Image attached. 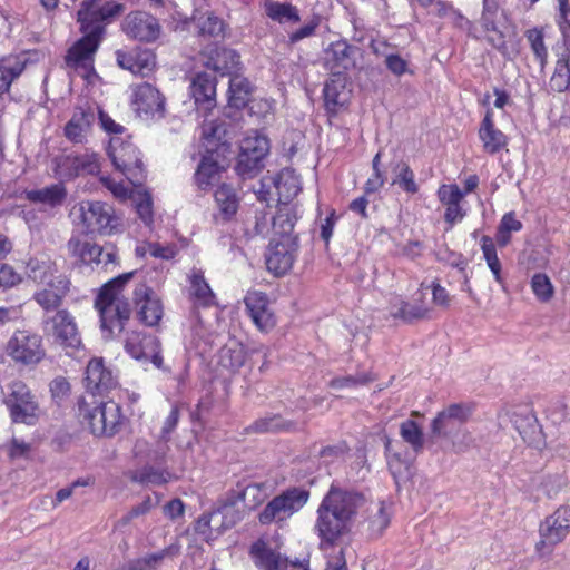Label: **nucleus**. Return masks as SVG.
Wrapping results in <instances>:
<instances>
[{"label":"nucleus","mask_w":570,"mask_h":570,"mask_svg":"<svg viewBox=\"0 0 570 570\" xmlns=\"http://www.w3.org/2000/svg\"><path fill=\"white\" fill-rule=\"evenodd\" d=\"M202 139L205 153L194 179L197 187L206 191L220 180L226 168L224 159L229 150V137L225 124L205 120L202 125Z\"/></svg>","instance_id":"f257e3e1"},{"label":"nucleus","mask_w":570,"mask_h":570,"mask_svg":"<svg viewBox=\"0 0 570 570\" xmlns=\"http://www.w3.org/2000/svg\"><path fill=\"white\" fill-rule=\"evenodd\" d=\"M134 273H125L106 283L99 291L95 307L100 316V327L106 337H111L124 330L130 316V306L124 296L125 284Z\"/></svg>","instance_id":"f03ea898"},{"label":"nucleus","mask_w":570,"mask_h":570,"mask_svg":"<svg viewBox=\"0 0 570 570\" xmlns=\"http://www.w3.org/2000/svg\"><path fill=\"white\" fill-rule=\"evenodd\" d=\"M3 403L14 423L35 425L42 415L37 396L20 380H14L8 384Z\"/></svg>","instance_id":"7ed1b4c3"},{"label":"nucleus","mask_w":570,"mask_h":570,"mask_svg":"<svg viewBox=\"0 0 570 570\" xmlns=\"http://www.w3.org/2000/svg\"><path fill=\"white\" fill-rule=\"evenodd\" d=\"M42 325L45 335L67 354L71 355L83 347L78 324L69 311L58 309L45 317Z\"/></svg>","instance_id":"20e7f679"},{"label":"nucleus","mask_w":570,"mask_h":570,"mask_svg":"<svg viewBox=\"0 0 570 570\" xmlns=\"http://www.w3.org/2000/svg\"><path fill=\"white\" fill-rule=\"evenodd\" d=\"M6 355L18 365L33 366L46 356L42 336L29 330H16L4 345Z\"/></svg>","instance_id":"39448f33"},{"label":"nucleus","mask_w":570,"mask_h":570,"mask_svg":"<svg viewBox=\"0 0 570 570\" xmlns=\"http://www.w3.org/2000/svg\"><path fill=\"white\" fill-rule=\"evenodd\" d=\"M108 156L118 171L130 181L131 185H139L144 178L142 161L139 151L130 141L124 140L120 136L111 137L108 146Z\"/></svg>","instance_id":"423d86ee"},{"label":"nucleus","mask_w":570,"mask_h":570,"mask_svg":"<svg viewBox=\"0 0 570 570\" xmlns=\"http://www.w3.org/2000/svg\"><path fill=\"white\" fill-rule=\"evenodd\" d=\"M308 491L301 488L288 489L273 498L258 515L262 524L279 523L298 512L308 501Z\"/></svg>","instance_id":"0eeeda50"},{"label":"nucleus","mask_w":570,"mask_h":570,"mask_svg":"<svg viewBox=\"0 0 570 570\" xmlns=\"http://www.w3.org/2000/svg\"><path fill=\"white\" fill-rule=\"evenodd\" d=\"M316 513L314 530L320 538V547L323 552L334 551L336 548L348 550L341 542V538L350 530L351 523L322 503L318 505Z\"/></svg>","instance_id":"6e6552de"},{"label":"nucleus","mask_w":570,"mask_h":570,"mask_svg":"<svg viewBox=\"0 0 570 570\" xmlns=\"http://www.w3.org/2000/svg\"><path fill=\"white\" fill-rule=\"evenodd\" d=\"M78 218L87 233L110 235L118 229L119 218L114 208L101 202H81L78 206Z\"/></svg>","instance_id":"1a4fd4ad"},{"label":"nucleus","mask_w":570,"mask_h":570,"mask_svg":"<svg viewBox=\"0 0 570 570\" xmlns=\"http://www.w3.org/2000/svg\"><path fill=\"white\" fill-rule=\"evenodd\" d=\"M125 350L135 360L149 361L156 368L170 372L164 365L160 342L154 335L135 331L130 332L126 337Z\"/></svg>","instance_id":"9d476101"},{"label":"nucleus","mask_w":570,"mask_h":570,"mask_svg":"<svg viewBox=\"0 0 570 570\" xmlns=\"http://www.w3.org/2000/svg\"><path fill=\"white\" fill-rule=\"evenodd\" d=\"M239 148L237 169L242 175H250L268 154L269 141L265 136L254 131L242 140Z\"/></svg>","instance_id":"9b49d317"},{"label":"nucleus","mask_w":570,"mask_h":570,"mask_svg":"<svg viewBox=\"0 0 570 570\" xmlns=\"http://www.w3.org/2000/svg\"><path fill=\"white\" fill-rule=\"evenodd\" d=\"M130 105L141 118L161 117L165 110V99L150 83L144 82L131 87Z\"/></svg>","instance_id":"f8f14e48"},{"label":"nucleus","mask_w":570,"mask_h":570,"mask_svg":"<svg viewBox=\"0 0 570 570\" xmlns=\"http://www.w3.org/2000/svg\"><path fill=\"white\" fill-rule=\"evenodd\" d=\"M364 502V497L358 492L333 484L321 503L351 523Z\"/></svg>","instance_id":"ddd939ff"},{"label":"nucleus","mask_w":570,"mask_h":570,"mask_svg":"<svg viewBox=\"0 0 570 570\" xmlns=\"http://www.w3.org/2000/svg\"><path fill=\"white\" fill-rule=\"evenodd\" d=\"M132 301L139 320L147 326L157 325L164 315V306L155 289L145 283L136 285Z\"/></svg>","instance_id":"4468645a"},{"label":"nucleus","mask_w":570,"mask_h":570,"mask_svg":"<svg viewBox=\"0 0 570 570\" xmlns=\"http://www.w3.org/2000/svg\"><path fill=\"white\" fill-rule=\"evenodd\" d=\"M252 553L255 563L262 570H308V554L289 560L279 552L259 543L253 546Z\"/></svg>","instance_id":"2eb2a0df"},{"label":"nucleus","mask_w":570,"mask_h":570,"mask_svg":"<svg viewBox=\"0 0 570 570\" xmlns=\"http://www.w3.org/2000/svg\"><path fill=\"white\" fill-rule=\"evenodd\" d=\"M124 32L132 39L151 42L160 36V24L155 17L145 11H134L122 21Z\"/></svg>","instance_id":"dca6fc26"},{"label":"nucleus","mask_w":570,"mask_h":570,"mask_svg":"<svg viewBox=\"0 0 570 570\" xmlns=\"http://www.w3.org/2000/svg\"><path fill=\"white\" fill-rule=\"evenodd\" d=\"M471 415V407L464 404H451L438 415L431 423L432 433L435 436L452 438Z\"/></svg>","instance_id":"f3484780"},{"label":"nucleus","mask_w":570,"mask_h":570,"mask_svg":"<svg viewBox=\"0 0 570 570\" xmlns=\"http://www.w3.org/2000/svg\"><path fill=\"white\" fill-rule=\"evenodd\" d=\"M569 532L570 509L567 507H560L540 524L541 540L538 543V547L556 546L560 543Z\"/></svg>","instance_id":"a211bd4d"},{"label":"nucleus","mask_w":570,"mask_h":570,"mask_svg":"<svg viewBox=\"0 0 570 570\" xmlns=\"http://www.w3.org/2000/svg\"><path fill=\"white\" fill-rule=\"evenodd\" d=\"M297 244L295 240L286 238L277 240L273 237L266 253V266L269 272L276 276L286 274L293 266Z\"/></svg>","instance_id":"6ab92c4d"},{"label":"nucleus","mask_w":570,"mask_h":570,"mask_svg":"<svg viewBox=\"0 0 570 570\" xmlns=\"http://www.w3.org/2000/svg\"><path fill=\"white\" fill-rule=\"evenodd\" d=\"M244 303L249 317L259 331L269 332L276 325L275 316L265 293L258 291L248 292Z\"/></svg>","instance_id":"aec40b11"},{"label":"nucleus","mask_w":570,"mask_h":570,"mask_svg":"<svg viewBox=\"0 0 570 570\" xmlns=\"http://www.w3.org/2000/svg\"><path fill=\"white\" fill-rule=\"evenodd\" d=\"M98 170V156L95 153H85L59 158L56 173L62 178H72L79 174L94 175Z\"/></svg>","instance_id":"412c9836"},{"label":"nucleus","mask_w":570,"mask_h":570,"mask_svg":"<svg viewBox=\"0 0 570 570\" xmlns=\"http://www.w3.org/2000/svg\"><path fill=\"white\" fill-rule=\"evenodd\" d=\"M116 57L119 67L141 77L148 76L156 65L155 55L147 49L118 50Z\"/></svg>","instance_id":"4be33fe9"},{"label":"nucleus","mask_w":570,"mask_h":570,"mask_svg":"<svg viewBox=\"0 0 570 570\" xmlns=\"http://www.w3.org/2000/svg\"><path fill=\"white\" fill-rule=\"evenodd\" d=\"M69 281L66 276L58 274L48 281V285L33 294V299L45 309H56L62 304L63 297L69 291Z\"/></svg>","instance_id":"5701e85b"},{"label":"nucleus","mask_w":570,"mask_h":570,"mask_svg":"<svg viewBox=\"0 0 570 570\" xmlns=\"http://www.w3.org/2000/svg\"><path fill=\"white\" fill-rule=\"evenodd\" d=\"M190 95L199 110H212L216 106V79L206 73H196L189 86Z\"/></svg>","instance_id":"b1692460"},{"label":"nucleus","mask_w":570,"mask_h":570,"mask_svg":"<svg viewBox=\"0 0 570 570\" xmlns=\"http://www.w3.org/2000/svg\"><path fill=\"white\" fill-rule=\"evenodd\" d=\"M85 381L87 390L92 394L110 391L117 385V379L101 358H94L88 363Z\"/></svg>","instance_id":"393cba45"},{"label":"nucleus","mask_w":570,"mask_h":570,"mask_svg":"<svg viewBox=\"0 0 570 570\" xmlns=\"http://www.w3.org/2000/svg\"><path fill=\"white\" fill-rule=\"evenodd\" d=\"M353 48L345 41H336L330 45L325 51V65L334 77H342V73L354 66L352 58Z\"/></svg>","instance_id":"a878e982"},{"label":"nucleus","mask_w":570,"mask_h":570,"mask_svg":"<svg viewBox=\"0 0 570 570\" xmlns=\"http://www.w3.org/2000/svg\"><path fill=\"white\" fill-rule=\"evenodd\" d=\"M499 6L498 0H483V12L480 23L484 31L485 39L495 48L504 45V36L498 24Z\"/></svg>","instance_id":"bb28decb"},{"label":"nucleus","mask_w":570,"mask_h":570,"mask_svg":"<svg viewBox=\"0 0 570 570\" xmlns=\"http://www.w3.org/2000/svg\"><path fill=\"white\" fill-rule=\"evenodd\" d=\"M479 138L483 149L489 154L500 151L508 144L507 136L494 126L492 110H487L484 115L479 129Z\"/></svg>","instance_id":"cd10ccee"},{"label":"nucleus","mask_w":570,"mask_h":570,"mask_svg":"<svg viewBox=\"0 0 570 570\" xmlns=\"http://www.w3.org/2000/svg\"><path fill=\"white\" fill-rule=\"evenodd\" d=\"M323 92L326 110L331 114H336L344 108L351 97V91L345 86L344 77H333L325 83Z\"/></svg>","instance_id":"c85d7f7f"},{"label":"nucleus","mask_w":570,"mask_h":570,"mask_svg":"<svg viewBox=\"0 0 570 570\" xmlns=\"http://www.w3.org/2000/svg\"><path fill=\"white\" fill-rule=\"evenodd\" d=\"M298 217L299 213L296 205L282 204L273 218L272 226L274 237L276 238V236H279L277 240H285L286 238H289L291 240L296 242V238L293 236V230Z\"/></svg>","instance_id":"c756f323"},{"label":"nucleus","mask_w":570,"mask_h":570,"mask_svg":"<svg viewBox=\"0 0 570 570\" xmlns=\"http://www.w3.org/2000/svg\"><path fill=\"white\" fill-rule=\"evenodd\" d=\"M216 206L218 208L217 219L230 222L237 214L240 198L236 190L227 184H222L214 193Z\"/></svg>","instance_id":"7c9ffc66"},{"label":"nucleus","mask_w":570,"mask_h":570,"mask_svg":"<svg viewBox=\"0 0 570 570\" xmlns=\"http://www.w3.org/2000/svg\"><path fill=\"white\" fill-rule=\"evenodd\" d=\"M276 189L278 202L288 205L301 191V180L293 169H283L276 177L269 179Z\"/></svg>","instance_id":"2f4dec72"},{"label":"nucleus","mask_w":570,"mask_h":570,"mask_svg":"<svg viewBox=\"0 0 570 570\" xmlns=\"http://www.w3.org/2000/svg\"><path fill=\"white\" fill-rule=\"evenodd\" d=\"M549 86L553 91L563 92L570 88V41L563 43V51L559 53L554 71Z\"/></svg>","instance_id":"473e14b6"},{"label":"nucleus","mask_w":570,"mask_h":570,"mask_svg":"<svg viewBox=\"0 0 570 570\" xmlns=\"http://www.w3.org/2000/svg\"><path fill=\"white\" fill-rule=\"evenodd\" d=\"M67 196V190L62 184H53L51 186L31 189L26 191L28 200L49 207L62 205Z\"/></svg>","instance_id":"72a5a7b5"},{"label":"nucleus","mask_w":570,"mask_h":570,"mask_svg":"<svg viewBox=\"0 0 570 570\" xmlns=\"http://www.w3.org/2000/svg\"><path fill=\"white\" fill-rule=\"evenodd\" d=\"M68 250L69 253L79 258L85 264H97L99 265V261H104V248L99 245L81 242L79 238L72 237L68 242Z\"/></svg>","instance_id":"f704fd0d"},{"label":"nucleus","mask_w":570,"mask_h":570,"mask_svg":"<svg viewBox=\"0 0 570 570\" xmlns=\"http://www.w3.org/2000/svg\"><path fill=\"white\" fill-rule=\"evenodd\" d=\"M179 553L177 544H170L159 551L147 553L130 562V570H156L166 558H174Z\"/></svg>","instance_id":"c9c22d12"},{"label":"nucleus","mask_w":570,"mask_h":570,"mask_svg":"<svg viewBox=\"0 0 570 570\" xmlns=\"http://www.w3.org/2000/svg\"><path fill=\"white\" fill-rule=\"evenodd\" d=\"M367 530L372 537H380L389 527L391 513L383 501L371 503L367 508Z\"/></svg>","instance_id":"e433bc0d"},{"label":"nucleus","mask_w":570,"mask_h":570,"mask_svg":"<svg viewBox=\"0 0 570 570\" xmlns=\"http://www.w3.org/2000/svg\"><path fill=\"white\" fill-rule=\"evenodd\" d=\"M79 416L82 424H86L90 432L97 436H105L106 425H104L101 405H90L82 401L79 403Z\"/></svg>","instance_id":"4c0bfd02"},{"label":"nucleus","mask_w":570,"mask_h":570,"mask_svg":"<svg viewBox=\"0 0 570 570\" xmlns=\"http://www.w3.org/2000/svg\"><path fill=\"white\" fill-rule=\"evenodd\" d=\"M426 312V308L423 306L410 304L400 296H394L390 299V314L394 318L411 322L424 317Z\"/></svg>","instance_id":"58836bf2"},{"label":"nucleus","mask_w":570,"mask_h":570,"mask_svg":"<svg viewBox=\"0 0 570 570\" xmlns=\"http://www.w3.org/2000/svg\"><path fill=\"white\" fill-rule=\"evenodd\" d=\"M214 56L205 61V66L217 72H229L239 63L238 55L230 49L216 48L213 50Z\"/></svg>","instance_id":"ea45409f"},{"label":"nucleus","mask_w":570,"mask_h":570,"mask_svg":"<svg viewBox=\"0 0 570 570\" xmlns=\"http://www.w3.org/2000/svg\"><path fill=\"white\" fill-rule=\"evenodd\" d=\"M245 360L246 352L237 342H230L219 351V365L228 371H237L244 365Z\"/></svg>","instance_id":"a19ab883"},{"label":"nucleus","mask_w":570,"mask_h":570,"mask_svg":"<svg viewBox=\"0 0 570 570\" xmlns=\"http://www.w3.org/2000/svg\"><path fill=\"white\" fill-rule=\"evenodd\" d=\"M24 63L17 57L0 58V95L7 92L23 71Z\"/></svg>","instance_id":"79ce46f5"},{"label":"nucleus","mask_w":570,"mask_h":570,"mask_svg":"<svg viewBox=\"0 0 570 570\" xmlns=\"http://www.w3.org/2000/svg\"><path fill=\"white\" fill-rule=\"evenodd\" d=\"M264 8L266 14L279 23L299 21L298 10L289 3L266 0Z\"/></svg>","instance_id":"37998d69"},{"label":"nucleus","mask_w":570,"mask_h":570,"mask_svg":"<svg viewBox=\"0 0 570 570\" xmlns=\"http://www.w3.org/2000/svg\"><path fill=\"white\" fill-rule=\"evenodd\" d=\"M250 94L249 81L242 76H234L229 80L228 101L235 108L246 105Z\"/></svg>","instance_id":"c03bdc74"},{"label":"nucleus","mask_w":570,"mask_h":570,"mask_svg":"<svg viewBox=\"0 0 570 570\" xmlns=\"http://www.w3.org/2000/svg\"><path fill=\"white\" fill-rule=\"evenodd\" d=\"M190 292L199 305L209 306L214 303V293L200 271H194L190 276Z\"/></svg>","instance_id":"a18cd8bd"},{"label":"nucleus","mask_w":570,"mask_h":570,"mask_svg":"<svg viewBox=\"0 0 570 570\" xmlns=\"http://www.w3.org/2000/svg\"><path fill=\"white\" fill-rule=\"evenodd\" d=\"M524 421L525 424L520 423L518 420L514 421L517 430L524 442L539 448L542 444V432L537 419L531 413H528Z\"/></svg>","instance_id":"49530a36"},{"label":"nucleus","mask_w":570,"mask_h":570,"mask_svg":"<svg viewBox=\"0 0 570 570\" xmlns=\"http://www.w3.org/2000/svg\"><path fill=\"white\" fill-rule=\"evenodd\" d=\"M100 405L104 425H106L105 436H112L118 432L122 423L120 406L114 401L102 402Z\"/></svg>","instance_id":"de8ad7c7"},{"label":"nucleus","mask_w":570,"mask_h":570,"mask_svg":"<svg viewBox=\"0 0 570 570\" xmlns=\"http://www.w3.org/2000/svg\"><path fill=\"white\" fill-rule=\"evenodd\" d=\"M400 435L415 453L422 451L424 445V435L422 429L413 420H406L400 425Z\"/></svg>","instance_id":"09e8293b"},{"label":"nucleus","mask_w":570,"mask_h":570,"mask_svg":"<svg viewBox=\"0 0 570 570\" xmlns=\"http://www.w3.org/2000/svg\"><path fill=\"white\" fill-rule=\"evenodd\" d=\"M385 454L387 460L389 469L397 482L399 479L403 478L409 470V462L402 459L401 454L394 449V445L390 439L385 441Z\"/></svg>","instance_id":"8fccbe9b"},{"label":"nucleus","mask_w":570,"mask_h":570,"mask_svg":"<svg viewBox=\"0 0 570 570\" xmlns=\"http://www.w3.org/2000/svg\"><path fill=\"white\" fill-rule=\"evenodd\" d=\"M481 249L483 253V257L487 262V265L494 276V279L499 284H502L503 278L501 276V263L497 255V249L493 239L489 236H483L481 238Z\"/></svg>","instance_id":"3c124183"},{"label":"nucleus","mask_w":570,"mask_h":570,"mask_svg":"<svg viewBox=\"0 0 570 570\" xmlns=\"http://www.w3.org/2000/svg\"><path fill=\"white\" fill-rule=\"evenodd\" d=\"M239 519V512L233 505H224L210 513L208 523L219 530L233 527Z\"/></svg>","instance_id":"603ef678"},{"label":"nucleus","mask_w":570,"mask_h":570,"mask_svg":"<svg viewBox=\"0 0 570 570\" xmlns=\"http://www.w3.org/2000/svg\"><path fill=\"white\" fill-rule=\"evenodd\" d=\"M193 20L203 36H219L224 30L223 21L210 12L195 14Z\"/></svg>","instance_id":"864d4df0"},{"label":"nucleus","mask_w":570,"mask_h":570,"mask_svg":"<svg viewBox=\"0 0 570 570\" xmlns=\"http://www.w3.org/2000/svg\"><path fill=\"white\" fill-rule=\"evenodd\" d=\"M132 480L145 485H161L170 480V474L167 471L145 466L134 473Z\"/></svg>","instance_id":"5fc2aeb1"},{"label":"nucleus","mask_w":570,"mask_h":570,"mask_svg":"<svg viewBox=\"0 0 570 570\" xmlns=\"http://www.w3.org/2000/svg\"><path fill=\"white\" fill-rule=\"evenodd\" d=\"M89 128V120L85 114L73 115L65 127L67 138L73 142H81Z\"/></svg>","instance_id":"6e6d98bb"},{"label":"nucleus","mask_w":570,"mask_h":570,"mask_svg":"<svg viewBox=\"0 0 570 570\" xmlns=\"http://www.w3.org/2000/svg\"><path fill=\"white\" fill-rule=\"evenodd\" d=\"M394 171L395 177L392 180L393 185H399L404 191L409 194L417 193L419 187L414 179V173L405 163H399Z\"/></svg>","instance_id":"4d7b16f0"},{"label":"nucleus","mask_w":570,"mask_h":570,"mask_svg":"<svg viewBox=\"0 0 570 570\" xmlns=\"http://www.w3.org/2000/svg\"><path fill=\"white\" fill-rule=\"evenodd\" d=\"M124 11V6L121 3L117 2H106L99 8L92 7L89 13V20L87 21L88 24H99L100 22L106 21L110 18H114L118 14H120Z\"/></svg>","instance_id":"13d9d810"},{"label":"nucleus","mask_w":570,"mask_h":570,"mask_svg":"<svg viewBox=\"0 0 570 570\" xmlns=\"http://www.w3.org/2000/svg\"><path fill=\"white\" fill-rule=\"evenodd\" d=\"M27 275L35 282L45 283L48 285V281L51 277L57 276L53 273L52 266L47 262H40L38 259H30L27 265Z\"/></svg>","instance_id":"bf43d9fd"},{"label":"nucleus","mask_w":570,"mask_h":570,"mask_svg":"<svg viewBox=\"0 0 570 570\" xmlns=\"http://www.w3.org/2000/svg\"><path fill=\"white\" fill-rule=\"evenodd\" d=\"M525 36L537 60L543 69L548 62V50L543 41L542 31L539 29H530L527 31Z\"/></svg>","instance_id":"052dcab7"},{"label":"nucleus","mask_w":570,"mask_h":570,"mask_svg":"<svg viewBox=\"0 0 570 570\" xmlns=\"http://www.w3.org/2000/svg\"><path fill=\"white\" fill-rule=\"evenodd\" d=\"M136 250L138 254H149L153 257L161 259L174 258L177 254V247L175 245H161L158 243H146L138 246Z\"/></svg>","instance_id":"680f3d73"},{"label":"nucleus","mask_w":570,"mask_h":570,"mask_svg":"<svg viewBox=\"0 0 570 570\" xmlns=\"http://www.w3.org/2000/svg\"><path fill=\"white\" fill-rule=\"evenodd\" d=\"M531 288L541 302H549L553 296V286L546 274H534L531 279Z\"/></svg>","instance_id":"e2e57ef3"},{"label":"nucleus","mask_w":570,"mask_h":570,"mask_svg":"<svg viewBox=\"0 0 570 570\" xmlns=\"http://www.w3.org/2000/svg\"><path fill=\"white\" fill-rule=\"evenodd\" d=\"M372 381L368 374L346 375L333 379L330 386L334 390L353 389L360 385H365Z\"/></svg>","instance_id":"0e129e2a"},{"label":"nucleus","mask_w":570,"mask_h":570,"mask_svg":"<svg viewBox=\"0 0 570 570\" xmlns=\"http://www.w3.org/2000/svg\"><path fill=\"white\" fill-rule=\"evenodd\" d=\"M160 502V498L155 494V498L147 497L144 501L130 509L126 515H124V523L130 522L132 519L147 514L153 508Z\"/></svg>","instance_id":"69168bd1"},{"label":"nucleus","mask_w":570,"mask_h":570,"mask_svg":"<svg viewBox=\"0 0 570 570\" xmlns=\"http://www.w3.org/2000/svg\"><path fill=\"white\" fill-rule=\"evenodd\" d=\"M438 197L443 205L460 204L464 197V193L458 185H442L438 190Z\"/></svg>","instance_id":"338daca9"},{"label":"nucleus","mask_w":570,"mask_h":570,"mask_svg":"<svg viewBox=\"0 0 570 570\" xmlns=\"http://www.w3.org/2000/svg\"><path fill=\"white\" fill-rule=\"evenodd\" d=\"M346 552L345 549H334V551H324L326 558L325 570H347L346 567Z\"/></svg>","instance_id":"774afa93"}]
</instances>
